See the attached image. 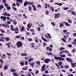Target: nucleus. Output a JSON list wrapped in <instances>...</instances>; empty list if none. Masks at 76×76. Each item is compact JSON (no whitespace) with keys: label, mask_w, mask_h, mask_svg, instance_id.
<instances>
[{"label":"nucleus","mask_w":76,"mask_h":76,"mask_svg":"<svg viewBox=\"0 0 76 76\" xmlns=\"http://www.w3.org/2000/svg\"><path fill=\"white\" fill-rule=\"evenodd\" d=\"M34 2L32 1H26L24 3V6L25 7H26V6H27V5H31V4H32Z\"/></svg>","instance_id":"obj_1"},{"label":"nucleus","mask_w":76,"mask_h":76,"mask_svg":"<svg viewBox=\"0 0 76 76\" xmlns=\"http://www.w3.org/2000/svg\"><path fill=\"white\" fill-rule=\"evenodd\" d=\"M16 45L17 46V48H20V47H22V46L23 45L22 42L21 41L17 42L16 44Z\"/></svg>","instance_id":"obj_2"},{"label":"nucleus","mask_w":76,"mask_h":76,"mask_svg":"<svg viewBox=\"0 0 76 76\" xmlns=\"http://www.w3.org/2000/svg\"><path fill=\"white\" fill-rule=\"evenodd\" d=\"M54 58L55 60H59V61H61V60H64L65 59L64 58H62L61 57H57V56H54Z\"/></svg>","instance_id":"obj_3"},{"label":"nucleus","mask_w":76,"mask_h":76,"mask_svg":"<svg viewBox=\"0 0 76 76\" xmlns=\"http://www.w3.org/2000/svg\"><path fill=\"white\" fill-rule=\"evenodd\" d=\"M55 16L54 17V19H58L60 18V13H58L57 14H54Z\"/></svg>","instance_id":"obj_4"},{"label":"nucleus","mask_w":76,"mask_h":76,"mask_svg":"<svg viewBox=\"0 0 76 76\" xmlns=\"http://www.w3.org/2000/svg\"><path fill=\"white\" fill-rule=\"evenodd\" d=\"M66 60L67 61H68L69 63H73V60L70 58H66Z\"/></svg>","instance_id":"obj_5"},{"label":"nucleus","mask_w":76,"mask_h":76,"mask_svg":"<svg viewBox=\"0 0 76 76\" xmlns=\"http://www.w3.org/2000/svg\"><path fill=\"white\" fill-rule=\"evenodd\" d=\"M19 31V28H18V27H17L15 28L14 29V33L15 34H18L19 32V31Z\"/></svg>","instance_id":"obj_6"},{"label":"nucleus","mask_w":76,"mask_h":76,"mask_svg":"<svg viewBox=\"0 0 76 76\" xmlns=\"http://www.w3.org/2000/svg\"><path fill=\"white\" fill-rule=\"evenodd\" d=\"M44 61L45 63L48 64V63H49V61H51V59H50L47 58Z\"/></svg>","instance_id":"obj_7"},{"label":"nucleus","mask_w":76,"mask_h":76,"mask_svg":"<svg viewBox=\"0 0 76 76\" xmlns=\"http://www.w3.org/2000/svg\"><path fill=\"white\" fill-rule=\"evenodd\" d=\"M6 16H1V19H3V21H6Z\"/></svg>","instance_id":"obj_8"},{"label":"nucleus","mask_w":76,"mask_h":76,"mask_svg":"<svg viewBox=\"0 0 76 76\" xmlns=\"http://www.w3.org/2000/svg\"><path fill=\"white\" fill-rule=\"evenodd\" d=\"M46 50L48 51L49 50L50 52H51L52 51V48L49 47H47L46 48Z\"/></svg>","instance_id":"obj_9"},{"label":"nucleus","mask_w":76,"mask_h":76,"mask_svg":"<svg viewBox=\"0 0 76 76\" xmlns=\"http://www.w3.org/2000/svg\"><path fill=\"white\" fill-rule=\"evenodd\" d=\"M32 26V23H28L27 25V27L28 28H31V27Z\"/></svg>","instance_id":"obj_10"},{"label":"nucleus","mask_w":76,"mask_h":76,"mask_svg":"<svg viewBox=\"0 0 76 76\" xmlns=\"http://www.w3.org/2000/svg\"><path fill=\"white\" fill-rule=\"evenodd\" d=\"M63 23H65V25L66 26H67L68 27L69 26H70V25H69L68 23H67L66 22L64 21Z\"/></svg>","instance_id":"obj_11"},{"label":"nucleus","mask_w":76,"mask_h":76,"mask_svg":"<svg viewBox=\"0 0 76 76\" xmlns=\"http://www.w3.org/2000/svg\"><path fill=\"white\" fill-rule=\"evenodd\" d=\"M4 69L5 70H7L8 69V65L7 64L5 65L4 66Z\"/></svg>","instance_id":"obj_12"},{"label":"nucleus","mask_w":76,"mask_h":76,"mask_svg":"<svg viewBox=\"0 0 76 76\" xmlns=\"http://www.w3.org/2000/svg\"><path fill=\"white\" fill-rule=\"evenodd\" d=\"M32 7H33V9L34 11H36L37 10V9H36V7L34 5H33V4H31Z\"/></svg>","instance_id":"obj_13"},{"label":"nucleus","mask_w":76,"mask_h":76,"mask_svg":"<svg viewBox=\"0 0 76 76\" xmlns=\"http://www.w3.org/2000/svg\"><path fill=\"white\" fill-rule=\"evenodd\" d=\"M71 66L72 67H75V66H76V63L75 62V63H71Z\"/></svg>","instance_id":"obj_14"},{"label":"nucleus","mask_w":76,"mask_h":76,"mask_svg":"<svg viewBox=\"0 0 76 76\" xmlns=\"http://www.w3.org/2000/svg\"><path fill=\"white\" fill-rule=\"evenodd\" d=\"M21 56L22 57H23V56L26 57V56H27V54L26 53H23L21 54Z\"/></svg>","instance_id":"obj_15"},{"label":"nucleus","mask_w":76,"mask_h":76,"mask_svg":"<svg viewBox=\"0 0 76 76\" xmlns=\"http://www.w3.org/2000/svg\"><path fill=\"white\" fill-rule=\"evenodd\" d=\"M46 54H47L48 56H50V55H51V56H53V53L51 52H46Z\"/></svg>","instance_id":"obj_16"},{"label":"nucleus","mask_w":76,"mask_h":76,"mask_svg":"<svg viewBox=\"0 0 76 76\" xmlns=\"http://www.w3.org/2000/svg\"><path fill=\"white\" fill-rule=\"evenodd\" d=\"M31 48H35V46L34 45L35 44V43H31Z\"/></svg>","instance_id":"obj_17"},{"label":"nucleus","mask_w":76,"mask_h":76,"mask_svg":"<svg viewBox=\"0 0 76 76\" xmlns=\"http://www.w3.org/2000/svg\"><path fill=\"white\" fill-rule=\"evenodd\" d=\"M55 4H57V5H58V6H62L63 5V4L61 3H58L57 2H56Z\"/></svg>","instance_id":"obj_18"},{"label":"nucleus","mask_w":76,"mask_h":76,"mask_svg":"<svg viewBox=\"0 0 76 76\" xmlns=\"http://www.w3.org/2000/svg\"><path fill=\"white\" fill-rule=\"evenodd\" d=\"M71 14H72V15H73L74 16L76 15V13H75V11H71Z\"/></svg>","instance_id":"obj_19"},{"label":"nucleus","mask_w":76,"mask_h":76,"mask_svg":"<svg viewBox=\"0 0 76 76\" xmlns=\"http://www.w3.org/2000/svg\"><path fill=\"white\" fill-rule=\"evenodd\" d=\"M16 71V70L15 69H13L12 68L11 69L10 72H15Z\"/></svg>","instance_id":"obj_20"},{"label":"nucleus","mask_w":76,"mask_h":76,"mask_svg":"<svg viewBox=\"0 0 76 76\" xmlns=\"http://www.w3.org/2000/svg\"><path fill=\"white\" fill-rule=\"evenodd\" d=\"M41 38L42 40L45 41V42H48V40L44 38L43 37H42Z\"/></svg>","instance_id":"obj_21"},{"label":"nucleus","mask_w":76,"mask_h":76,"mask_svg":"<svg viewBox=\"0 0 76 76\" xmlns=\"http://www.w3.org/2000/svg\"><path fill=\"white\" fill-rule=\"evenodd\" d=\"M22 70H28V67L26 66L23 68L22 69Z\"/></svg>","instance_id":"obj_22"},{"label":"nucleus","mask_w":76,"mask_h":76,"mask_svg":"<svg viewBox=\"0 0 76 76\" xmlns=\"http://www.w3.org/2000/svg\"><path fill=\"white\" fill-rule=\"evenodd\" d=\"M3 8H4V5H1L0 6V10H1Z\"/></svg>","instance_id":"obj_23"},{"label":"nucleus","mask_w":76,"mask_h":76,"mask_svg":"<svg viewBox=\"0 0 76 76\" xmlns=\"http://www.w3.org/2000/svg\"><path fill=\"white\" fill-rule=\"evenodd\" d=\"M4 39H6L7 41H9L10 40V38H8V37H7L6 38L4 37Z\"/></svg>","instance_id":"obj_24"},{"label":"nucleus","mask_w":76,"mask_h":76,"mask_svg":"<svg viewBox=\"0 0 76 76\" xmlns=\"http://www.w3.org/2000/svg\"><path fill=\"white\" fill-rule=\"evenodd\" d=\"M20 36H21V35H20L17 36L15 37V38H17V39H18L19 38H21V37H20Z\"/></svg>","instance_id":"obj_25"},{"label":"nucleus","mask_w":76,"mask_h":76,"mask_svg":"<svg viewBox=\"0 0 76 76\" xmlns=\"http://www.w3.org/2000/svg\"><path fill=\"white\" fill-rule=\"evenodd\" d=\"M20 64L21 66H24L25 65V64L24 63V61L23 62H20Z\"/></svg>","instance_id":"obj_26"},{"label":"nucleus","mask_w":76,"mask_h":76,"mask_svg":"<svg viewBox=\"0 0 76 76\" xmlns=\"http://www.w3.org/2000/svg\"><path fill=\"white\" fill-rule=\"evenodd\" d=\"M67 20L68 22L70 23H72V20L70 19H67Z\"/></svg>","instance_id":"obj_27"},{"label":"nucleus","mask_w":76,"mask_h":76,"mask_svg":"<svg viewBox=\"0 0 76 76\" xmlns=\"http://www.w3.org/2000/svg\"><path fill=\"white\" fill-rule=\"evenodd\" d=\"M64 26V23H61L59 25V27L61 28V27H63Z\"/></svg>","instance_id":"obj_28"},{"label":"nucleus","mask_w":76,"mask_h":76,"mask_svg":"<svg viewBox=\"0 0 76 76\" xmlns=\"http://www.w3.org/2000/svg\"><path fill=\"white\" fill-rule=\"evenodd\" d=\"M28 9L29 11H31L32 10V7L31 6H28Z\"/></svg>","instance_id":"obj_29"},{"label":"nucleus","mask_w":76,"mask_h":76,"mask_svg":"<svg viewBox=\"0 0 76 76\" xmlns=\"http://www.w3.org/2000/svg\"><path fill=\"white\" fill-rule=\"evenodd\" d=\"M50 9L51 10V11H52L53 12H54V7H50Z\"/></svg>","instance_id":"obj_30"},{"label":"nucleus","mask_w":76,"mask_h":76,"mask_svg":"<svg viewBox=\"0 0 76 76\" xmlns=\"http://www.w3.org/2000/svg\"><path fill=\"white\" fill-rule=\"evenodd\" d=\"M18 1H16V5L17 6H20V3L18 2Z\"/></svg>","instance_id":"obj_31"},{"label":"nucleus","mask_w":76,"mask_h":76,"mask_svg":"<svg viewBox=\"0 0 76 76\" xmlns=\"http://www.w3.org/2000/svg\"><path fill=\"white\" fill-rule=\"evenodd\" d=\"M12 22L14 25H16L17 24V21L16 20H13Z\"/></svg>","instance_id":"obj_32"},{"label":"nucleus","mask_w":76,"mask_h":76,"mask_svg":"<svg viewBox=\"0 0 76 76\" xmlns=\"http://www.w3.org/2000/svg\"><path fill=\"white\" fill-rule=\"evenodd\" d=\"M33 60H34V59L32 58L30 59H28V61L29 62H31V61H33Z\"/></svg>","instance_id":"obj_33"},{"label":"nucleus","mask_w":76,"mask_h":76,"mask_svg":"<svg viewBox=\"0 0 76 76\" xmlns=\"http://www.w3.org/2000/svg\"><path fill=\"white\" fill-rule=\"evenodd\" d=\"M30 65L32 67H33L34 66V62H33L30 64Z\"/></svg>","instance_id":"obj_34"},{"label":"nucleus","mask_w":76,"mask_h":76,"mask_svg":"<svg viewBox=\"0 0 76 76\" xmlns=\"http://www.w3.org/2000/svg\"><path fill=\"white\" fill-rule=\"evenodd\" d=\"M59 50L60 51H61L62 50H65V48L63 47H61L60 48H59Z\"/></svg>","instance_id":"obj_35"},{"label":"nucleus","mask_w":76,"mask_h":76,"mask_svg":"<svg viewBox=\"0 0 76 76\" xmlns=\"http://www.w3.org/2000/svg\"><path fill=\"white\" fill-rule=\"evenodd\" d=\"M13 75L14 76H18V75L16 72H13Z\"/></svg>","instance_id":"obj_36"},{"label":"nucleus","mask_w":76,"mask_h":76,"mask_svg":"<svg viewBox=\"0 0 76 76\" xmlns=\"http://www.w3.org/2000/svg\"><path fill=\"white\" fill-rule=\"evenodd\" d=\"M47 35L48 36V37L50 39H51V36H50V34L47 33Z\"/></svg>","instance_id":"obj_37"},{"label":"nucleus","mask_w":76,"mask_h":76,"mask_svg":"<svg viewBox=\"0 0 76 76\" xmlns=\"http://www.w3.org/2000/svg\"><path fill=\"white\" fill-rule=\"evenodd\" d=\"M64 67L65 68V69H67L69 67V66H68V65H65L64 66Z\"/></svg>","instance_id":"obj_38"},{"label":"nucleus","mask_w":76,"mask_h":76,"mask_svg":"<svg viewBox=\"0 0 76 76\" xmlns=\"http://www.w3.org/2000/svg\"><path fill=\"white\" fill-rule=\"evenodd\" d=\"M60 57H63L64 58L66 57V55L65 54H63L62 55H61L60 56Z\"/></svg>","instance_id":"obj_39"},{"label":"nucleus","mask_w":76,"mask_h":76,"mask_svg":"<svg viewBox=\"0 0 76 76\" xmlns=\"http://www.w3.org/2000/svg\"><path fill=\"white\" fill-rule=\"evenodd\" d=\"M62 63L63 62L61 61H59L58 63V64L59 66H61V64H62Z\"/></svg>","instance_id":"obj_40"},{"label":"nucleus","mask_w":76,"mask_h":76,"mask_svg":"<svg viewBox=\"0 0 76 76\" xmlns=\"http://www.w3.org/2000/svg\"><path fill=\"white\" fill-rule=\"evenodd\" d=\"M23 15L25 19H27V16H26L25 14H23Z\"/></svg>","instance_id":"obj_41"},{"label":"nucleus","mask_w":76,"mask_h":76,"mask_svg":"<svg viewBox=\"0 0 76 76\" xmlns=\"http://www.w3.org/2000/svg\"><path fill=\"white\" fill-rule=\"evenodd\" d=\"M69 8V7H65L63 8V9L64 10H68Z\"/></svg>","instance_id":"obj_42"},{"label":"nucleus","mask_w":76,"mask_h":76,"mask_svg":"<svg viewBox=\"0 0 76 76\" xmlns=\"http://www.w3.org/2000/svg\"><path fill=\"white\" fill-rule=\"evenodd\" d=\"M61 40L63 41V42H66V39H64V38H62Z\"/></svg>","instance_id":"obj_43"},{"label":"nucleus","mask_w":76,"mask_h":76,"mask_svg":"<svg viewBox=\"0 0 76 76\" xmlns=\"http://www.w3.org/2000/svg\"><path fill=\"white\" fill-rule=\"evenodd\" d=\"M45 9H47V8H48V6H47V4L46 3H45Z\"/></svg>","instance_id":"obj_44"},{"label":"nucleus","mask_w":76,"mask_h":76,"mask_svg":"<svg viewBox=\"0 0 76 76\" xmlns=\"http://www.w3.org/2000/svg\"><path fill=\"white\" fill-rule=\"evenodd\" d=\"M12 8L14 10H15V11H16V10H17V9H16V8L15 7H12Z\"/></svg>","instance_id":"obj_45"},{"label":"nucleus","mask_w":76,"mask_h":76,"mask_svg":"<svg viewBox=\"0 0 76 76\" xmlns=\"http://www.w3.org/2000/svg\"><path fill=\"white\" fill-rule=\"evenodd\" d=\"M28 41L30 42L32 41H33V39L32 38H29L28 39Z\"/></svg>","instance_id":"obj_46"},{"label":"nucleus","mask_w":76,"mask_h":76,"mask_svg":"<svg viewBox=\"0 0 76 76\" xmlns=\"http://www.w3.org/2000/svg\"><path fill=\"white\" fill-rule=\"evenodd\" d=\"M0 31H1L2 33V34H3L4 33V31L3 30V29H1Z\"/></svg>","instance_id":"obj_47"},{"label":"nucleus","mask_w":76,"mask_h":76,"mask_svg":"<svg viewBox=\"0 0 76 76\" xmlns=\"http://www.w3.org/2000/svg\"><path fill=\"white\" fill-rule=\"evenodd\" d=\"M68 47H69V48H71V47H72V45L70 44H69L68 45H67Z\"/></svg>","instance_id":"obj_48"},{"label":"nucleus","mask_w":76,"mask_h":76,"mask_svg":"<svg viewBox=\"0 0 76 76\" xmlns=\"http://www.w3.org/2000/svg\"><path fill=\"white\" fill-rule=\"evenodd\" d=\"M71 52L72 53H75V52H76V50L75 49H73L72 50Z\"/></svg>","instance_id":"obj_49"},{"label":"nucleus","mask_w":76,"mask_h":76,"mask_svg":"<svg viewBox=\"0 0 76 76\" xmlns=\"http://www.w3.org/2000/svg\"><path fill=\"white\" fill-rule=\"evenodd\" d=\"M37 7H40L39 9H41V5L38 4L37 5Z\"/></svg>","instance_id":"obj_50"},{"label":"nucleus","mask_w":76,"mask_h":76,"mask_svg":"<svg viewBox=\"0 0 76 76\" xmlns=\"http://www.w3.org/2000/svg\"><path fill=\"white\" fill-rule=\"evenodd\" d=\"M24 30V27L23 26L21 28V29H20V31H23Z\"/></svg>","instance_id":"obj_51"},{"label":"nucleus","mask_w":76,"mask_h":76,"mask_svg":"<svg viewBox=\"0 0 76 76\" xmlns=\"http://www.w3.org/2000/svg\"><path fill=\"white\" fill-rule=\"evenodd\" d=\"M37 64L39 66H40V61H38L36 62Z\"/></svg>","instance_id":"obj_52"},{"label":"nucleus","mask_w":76,"mask_h":76,"mask_svg":"<svg viewBox=\"0 0 76 76\" xmlns=\"http://www.w3.org/2000/svg\"><path fill=\"white\" fill-rule=\"evenodd\" d=\"M2 26H5V28H7V26L5 24H3L1 25Z\"/></svg>","instance_id":"obj_53"},{"label":"nucleus","mask_w":76,"mask_h":76,"mask_svg":"<svg viewBox=\"0 0 76 76\" xmlns=\"http://www.w3.org/2000/svg\"><path fill=\"white\" fill-rule=\"evenodd\" d=\"M34 29H31L30 30V31H31V32H34Z\"/></svg>","instance_id":"obj_54"},{"label":"nucleus","mask_w":76,"mask_h":76,"mask_svg":"<svg viewBox=\"0 0 76 76\" xmlns=\"http://www.w3.org/2000/svg\"><path fill=\"white\" fill-rule=\"evenodd\" d=\"M46 12L45 13V14H46L47 15H48V14L49 13V11H48V10H46Z\"/></svg>","instance_id":"obj_55"},{"label":"nucleus","mask_w":76,"mask_h":76,"mask_svg":"<svg viewBox=\"0 0 76 76\" xmlns=\"http://www.w3.org/2000/svg\"><path fill=\"white\" fill-rule=\"evenodd\" d=\"M51 24H52L53 26H55V24H54V22H52L51 23Z\"/></svg>","instance_id":"obj_56"},{"label":"nucleus","mask_w":76,"mask_h":76,"mask_svg":"<svg viewBox=\"0 0 76 76\" xmlns=\"http://www.w3.org/2000/svg\"><path fill=\"white\" fill-rule=\"evenodd\" d=\"M4 61H3V60L1 59H0V63H3Z\"/></svg>","instance_id":"obj_57"},{"label":"nucleus","mask_w":76,"mask_h":76,"mask_svg":"<svg viewBox=\"0 0 76 76\" xmlns=\"http://www.w3.org/2000/svg\"><path fill=\"white\" fill-rule=\"evenodd\" d=\"M16 1L20 2V3H22V2H23V1H22V0H17Z\"/></svg>","instance_id":"obj_58"},{"label":"nucleus","mask_w":76,"mask_h":76,"mask_svg":"<svg viewBox=\"0 0 76 76\" xmlns=\"http://www.w3.org/2000/svg\"><path fill=\"white\" fill-rule=\"evenodd\" d=\"M37 29H37V30L38 31H39L41 30V28H40L39 27H37Z\"/></svg>","instance_id":"obj_59"},{"label":"nucleus","mask_w":76,"mask_h":76,"mask_svg":"<svg viewBox=\"0 0 76 76\" xmlns=\"http://www.w3.org/2000/svg\"><path fill=\"white\" fill-rule=\"evenodd\" d=\"M46 66L45 65H43L42 67H41V68L42 69H44L45 67Z\"/></svg>","instance_id":"obj_60"},{"label":"nucleus","mask_w":76,"mask_h":76,"mask_svg":"<svg viewBox=\"0 0 76 76\" xmlns=\"http://www.w3.org/2000/svg\"><path fill=\"white\" fill-rule=\"evenodd\" d=\"M7 9H8V10H10L11 9V7H10V6H9V7H7Z\"/></svg>","instance_id":"obj_61"},{"label":"nucleus","mask_w":76,"mask_h":76,"mask_svg":"<svg viewBox=\"0 0 76 76\" xmlns=\"http://www.w3.org/2000/svg\"><path fill=\"white\" fill-rule=\"evenodd\" d=\"M67 56H69V57H72V54H71L70 53H69L68 54Z\"/></svg>","instance_id":"obj_62"},{"label":"nucleus","mask_w":76,"mask_h":76,"mask_svg":"<svg viewBox=\"0 0 76 76\" xmlns=\"http://www.w3.org/2000/svg\"><path fill=\"white\" fill-rule=\"evenodd\" d=\"M68 39H69V42H70V41H72V38H71L69 37L68 38Z\"/></svg>","instance_id":"obj_63"},{"label":"nucleus","mask_w":76,"mask_h":76,"mask_svg":"<svg viewBox=\"0 0 76 76\" xmlns=\"http://www.w3.org/2000/svg\"><path fill=\"white\" fill-rule=\"evenodd\" d=\"M72 35L76 37V33H74Z\"/></svg>","instance_id":"obj_64"}]
</instances>
